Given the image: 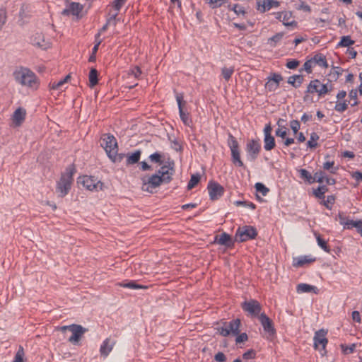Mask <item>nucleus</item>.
Masks as SVG:
<instances>
[{
    "label": "nucleus",
    "mask_w": 362,
    "mask_h": 362,
    "mask_svg": "<svg viewBox=\"0 0 362 362\" xmlns=\"http://www.w3.org/2000/svg\"><path fill=\"white\" fill-rule=\"evenodd\" d=\"M343 69L339 66H332V68L329 74V76L332 78V80L336 81L339 76L342 74Z\"/></svg>",
    "instance_id": "obj_39"
},
{
    "label": "nucleus",
    "mask_w": 362,
    "mask_h": 362,
    "mask_svg": "<svg viewBox=\"0 0 362 362\" xmlns=\"http://www.w3.org/2000/svg\"><path fill=\"white\" fill-rule=\"evenodd\" d=\"M317 245L326 252H329L330 249L327 245V241L324 240L320 234L315 233Z\"/></svg>",
    "instance_id": "obj_35"
},
{
    "label": "nucleus",
    "mask_w": 362,
    "mask_h": 362,
    "mask_svg": "<svg viewBox=\"0 0 362 362\" xmlns=\"http://www.w3.org/2000/svg\"><path fill=\"white\" fill-rule=\"evenodd\" d=\"M64 85V83L62 79H61L58 82L54 81V82L50 83L49 86L52 90H62Z\"/></svg>",
    "instance_id": "obj_54"
},
{
    "label": "nucleus",
    "mask_w": 362,
    "mask_h": 362,
    "mask_svg": "<svg viewBox=\"0 0 362 362\" xmlns=\"http://www.w3.org/2000/svg\"><path fill=\"white\" fill-rule=\"evenodd\" d=\"M118 148H115L114 151L108 156V158L113 162V163H120L122 160L126 158H127V154L125 153H118Z\"/></svg>",
    "instance_id": "obj_31"
},
{
    "label": "nucleus",
    "mask_w": 362,
    "mask_h": 362,
    "mask_svg": "<svg viewBox=\"0 0 362 362\" xmlns=\"http://www.w3.org/2000/svg\"><path fill=\"white\" fill-rule=\"evenodd\" d=\"M141 151L138 149L132 153H127L126 165H132L139 162Z\"/></svg>",
    "instance_id": "obj_24"
},
{
    "label": "nucleus",
    "mask_w": 362,
    "mask_h": 362,
    "mask_svg": "<svg viewBox=\"0 0 362 362\" xmlns=\"http://www.w3.org/2000/svg\"><path fill=\"white\" fill-rule=\"evenodd\" d=\"M119 286L124 288H127L129 289H146L148 288L147 286L139 284L135 281H129L127 282L119 283Z\"/></svg>",
    "instance_id": "obj_29"
},
{
    "label": "nucleus",
    "mask_w": 362,
    "mask_h": 362,
    "mask_svg": "<svg viewBox=\"0 0 362 362\" xmlns=\"http://www.w3.org/2000/svg\"><path fill=\"white\" fill-rule=\"evenodd\" d=\"M206 2L209 4L210 7L213 9L219 8L223 4V3L220 2L219 0H206Z\"/></svg>",
    "instance_id": "obj_62"
},
{
    "label": "nucleus",
    "mask_w": 362,
    "mask_h": 362,
    "mask_svg": "<svg viewBox=\"0 0 362 362\" xmlns=\"http://www.w3.org/2000/svg\"><path fill=\"white\" fill-rule=\"evenodd\" d=\"M335 202V196L334 195H329L327 197V200L322 201V204L328 209H331L332 205Z\"/></svg>",
    "instance_id": "obj_50"
},
{
    "label": "nucleus",
    "mask_w": 362,
    "mask_h": 362,
    "mask_svg": "<svg viewBox=\"0 0 362 362\" xmlns=\"http://www.w3.org/2000/svg\"><path fill=\"white\" fill-rule=\"evenodd\" d=\"M284 36V33H278L268 39V43L270 44L271 47H275L276 46V44L281 41Z\"/></svg>",
    "instance_id": "obj_34"
},
{
    "label": "nucleus",
    "mask_w": 362,
    "mask_h": 362,
    "mask_svg": "<svg viewBox=\"0 0 362 362\" xmlns=\"http://www.w3.org/2000/svg\"><path fill=\"white\" fill-rule=\"evenodd\" d=\"M327 334V330L321 329L315 332L313 337L314 349L319 350L322 356L326 354L325 347L328 343V339L326 338Z\"/></svg>",
    "instance_id": "obj_10"
},
{
    "label": "nucleus",
    "mask_w": 362,
    "mask_h": 362,
    "mask_svg": "<svg viewBox=\"0 0 362 362\" xmlns=\"http://www.w3.org/2000/svg\"><path fill=\"white\" fill-rule=\"evenodd\" d=\"M142 71L138 66H135L132 69L129 70V74L133 75L136 79H139L141 78V75Z\"/></svg>",
    "instance_id": "obj_56"
},
{
    "label": "nucleus",
    "mask_w": 362,
    "mask_h": 362,
    "mask_svg": "<svg viewBox=\"0 0 362 362\" xmlns=\"http://www.w3.org/2000/svg\"><path fill=\"white\" fill-rule=\"evenodd\" d=\"M274 15L276 18L281 21L285 26L297 27L298 25V22L296 21H288L293 16L291 11L276 12Z\"/></svg>",
    "instance_id": "obj_19"
},
{
    "label": "nucleus",
    "mask_w": 362,
    "mask_h": 362,
    "mask_svg": "<svg viewBox=\"0 0 362 362\" xmlns=\"http://www.w3.org/2000/svg\"><path fill=\"white\" fill-rule=\"evenodd\" d=\"M100 146L105 149L107 156L111 154L115 148H118L117 139L110 134H105L102 136Z\"/></svg>",
    "instance_id": "obj_12"
},
{
    "label": "nucleus",
    "mask_w": 362,
    "mask_h": 362,
    "mask_svg": "<svg viewBox=\"0 0 362 362\" xmlns=\"http://www.w3.org/2000/svg\"><path fill=\"white\" fill-rule=\"evenodd\" d=\"M235 336H236L235 342L237 344H240V343L246 341L248 339V336H247V333H245V332H243L241 334L239 333L238 335H235Z\"/></svg>",
    "instance_id": "obj_61"
},
{
    "label": "nucleus",
    "mask_w": 362,
    "mask_h": 362,
    "mask_svg": "<svg viewBox=\"0 0 362 362\" xmlns=\"http://www.w3.org/2000/svg\"><path fill=\"white\" fill-rule=\"evenodd\" d=\"M327 94H328L327 83H322L320 81L319 97L325 96Z\"/></svg>",
    "instance_id": "obj_59"
},
{
    "label": "nucleus",
    "mask_w": 362,
    "mask_h": 362,
    "mask_svg": "<svg viewBox=\"0 0 362 362\" xmlns=\"http://www.w3.org/2000/svg\"><path fill=\"white\" fill-rule=\"evenodd\" d=\"M312 59L313 60L314 64H318L320 66L323 68H327L329 66L326 57L321 53L315 54Z\"/></svg>",
    "instance_id": "obj_27"
},
{
    "label": "nucleus",
    "mask_w": 362,
    "mask_h": 362,
    "mask_svg": "<svg viewBox=\"0 0 362 362\" xmlns=\"http://www.w3.org/2000/svg\"><path fill=\"white\" fill-rule=\"evenodd\" d=\"M235 71L234 67H223L221 69V75L223 76V78L228 81L230 78H231L232 75L233 74Z\"/></svg>",
    "instance_id": "obj_41"
},
{
    "label": "nucleus",
    "mask_w": 362,
    "mask_h": 362,
    "mask_svg": "<svg viewBox=\"0 0 362 362\" xmlns=\"http://www.w3.org/2000/svg\"><path fill=\"white\" fill-rule=\"evenodd\" d=\"M234 204L237 206H245V207H249L252 210L255 209V208H256V205L253 202H247V201H240V200L235 201L234 202Z\"/></svg>",
    "instance_id": "obj_48"
},
{
    "label": "nucleus",
    "mask_w": 362,
    "mask_h": 362,
    "mask_svg": "<svg viewBox=\"0 0 362 362\" xmlns=\"http://www.w3.org/2000/svg\"><path fill=\"white\" fill-rule=\"evenodd\" d=\"M59 329L64 332L66 330L70 331L72 334L68 339V341L74 345H76L78 344L79 341L81 339L83 335L88 332V329L83 327L81 325L72 324L70 325H65L59 327Z\"/></svg>",
    "instance_id": "obj_4"
},
{
    "label": "nucleus",
    "mask_w": 362,
    "mask_h": 362,
    "mask_svg": "<svg viewBox=\"0 0 362 362\" xmlns=\"http://www.w3.org/2000/svg\"><path fill=\"white\" fill-rule=\"evenodd\" d=\"M214 243L223 245L227 248H232L234 246L235 239L233 240L229 234L224 232L220 235H216L214 237Z\"/></svg>",
    "instance_id": "obj_18"
},
{
    "label": "nucleus",
    "mask_w": 362,
    "mask_h": 362,
    "mask_svg": "<svg viewBox=\"0 0 362 362\" xmlns=\"http://www.w3.org/2000/svg\"><path fill=\"white\" fill-rule=\"evenodd\" d=\"M115 344V341L111 340L110 338L105 339L100 348V353L101 356L107 357L112 350V348Z\"/></svg>",
    "instance_id": "obj_22"
},
{
    "label": "nucleus",
    "mask_w": 362,
    "mask_h": 362,
    "mask_svg": "<svg viewBox=\"0 0 362 362\" xmlns=\"http://www.w3.org/2000/svg\"><path fill=\"white\" fill-rule=\"evenodd\" d=\"M328 191L327 185H320L313 190V194L318 199H325V194Z\"/></svg>",
    "instance_id": "obj_33"
},
{
    "label": "nucleus",
    "mask_w": 362,
    "mask_h": 362,
    "mask_svg": "<svg viewBox=\"0 0 362 362\" xmlns=\"http://www.w3.org/2000/svg\"><path fill=\"white\" fill-rule=\"evenodd\" d=\"M201 176L199 174H193L191 175L190 180L187 184V189L194 188L200 181Z\"/></svg>",
    "instance_id": "obj_37"
},
{
    "label": "nucleus",
    "mask_w": 362,
    "mask_h": 362,
    "mask_svg": "<svg viewBox=\"0 0 362 362\" xmlns=\"http://www.w3.org/2000/svg\"><path fill=\"white\" fill-rule=\"evenodd\" d=\"M83 6L80 3L77 2H71L62 11V15L69 16V15H73L76 16L78 19L82 18V16L80 15V13L83 11Z\"/></svg>",
    "instance_id": "obj_15"
},
{
    "label": "nucleus",
    "mask_w": 362,
    "mask_h": 362,
    "mask_svg": "<svg viewBox=\"0 0 362 362\" xmlns=\"http://www.w3.org/2000/svg\"><path fill=\"white\" fill-rule=\"evenodd\" d=\"M256 351L254 349H251L247 350L243 354V358L245 360L254 359L256 357Z\"/></svg>",
    "instance_id": "obj_57"
},
{
    "label": "nucleus",
    "mask_w": 362,
    "mask_h": 362,
    "mask_svg": "<svg viewBox=\"0 0 362 362\" xmlns=\"http://www.w3.org/2000/svg\"><path fill=\"white\" fill-rule=\"evenodd\" d=\"M25 110L22 107H18L17 110H15L13 115L12 119L13 124L17 127L20 126L25 120Z\"/></svg>",
    "instance_id": "obj_23"
},
{
    "label": "nucleus",
    "mask_w": 362,
    "mask_h": 362,
    "mask_svg": "<svg viewBox=\"0 0 362 362\" xmlns=\"http://www.w3.org/2000/svg\"><path fill=\"white\" fill-rule=\"evenodd\" d=\"M175 163L173 160L168 161V165H163L159 170H160L162 172L168 171V172H172L173 175L175 173Z\"/></svg>",
    "instance_id": "obj_49"
},
{
    "label": "nucleus",
    "mask_w": 362,
    "mask_h": 362,
    "mask_svg": "<svg viewBox=\"0 0 362 362\" xmlns=\"http://www.w3.org/2000/svg\"><path fill=\"white\" fill-rule=\"evenodd\" d=\"M163 155L159 152H155L151 154L148 157L149 160L152 163H155L159 165L163 164V160L162 159Z\"/></svg>",
    "instance_id": "obj_42"
},
{
    "label": "nucleus",
    "mask_w": 362,
    "mask_h": 362,
    "mask_svg": "<svg viewBox=\"0 0 362 362\" xmlns=\"http://www.w3.org/2000/svg\"><path fill=\"white\" fill-rule=\"evenodd\" d=\"M261 149L262 146L259 139L249 140L245 147L247 160L254 162L257 158Z\"/></svg>",
    "instance_id": "obj_11"
},
{
    "label": "nucleus",
    "mask_w": 362,
    "mask_h": 362,
    "mask_svg": "<svg viewBox=\"0 0 362 362\" xmlns=\"http://www.w3.org/2000/svg\"><path fill=\"white\" fill-rule=\"evenodd\" d=\"M214 359L217 362H226L227 360L226 355L223 352H218L214 356Z\"/></svg>",
    "instance_id": "obj_63"
},
{
    "label": "nucleus",
    "mask_w": 362,
    "mask_h": 362,
    "mask_svg": "<svg viewBox=\"0 0 362 362\" xmlns=\"http://www.w3.org/2000/svg\"><path fill=\"white\" fill-rule=\"evenodd\" d=\"M173 178L170 176L165 178L158 175H151L141 178L142 180V189L148 192H153V190L162 184H168L172 181Z\"/></svg>",
    "instance_id": "obj_3"
},
{
    "label": "nucleus",
    "mask_w": 362,
    "mask_h": 362,
    "mask_svg": "<svg viewBox=\"0 0 362 362\" xmlns=\"http://www.w3.org/2000/svg\"><path fill=\"white\" fill-rule=\"evenodd\" d=\"M315 182L322 183L326 177V173L324 170H318L314 174Z\"/></svg>",
    "instance_id": "obj_47"
},
{
    "label": "nucleus",
    "mask_w": 362,
    "mask_h": 362,
    "mask_svg": "<svg viewBox=\"0 0 362 362\" xmlns=\"http://www.w3.org/2000/svg\"><path fill=\"white\" fill-rule=\"evenodd\" d=\"M334 161H326L323 163V169L325 170L329 171L332 174H336L339 167L338 166H334Z\"/></svg>",
    "instance_id": "obj_40"
},
{
    "label": "nucleus",
    "mask_w": 362,
    "mask_h": 362,
    "mask_svg": "<svg viewBox=\"0 0 362 362\" xmlns=\"http://www.w3.org/2000/svg\"><path fill=\"white\" fill-rule=\"evenodd\" d=\"M78 183L81 184L83 187L86 189L93 191H98V189H103V182L98 180L94 176L83 175L78 178Z\"/></svg>",
    "instance_id": "obj_8"
},
{
    "label": "nucleus",
    "mask_w": 362,
    "mask_h": 362,
    "mask_svg": "<svg viewBox=\"0 0 362 362\" xmlns=\"http://www.w3.org/2000/svg\"><path fill=\"white\" fill-rule=\"evenodd\" d=\"M290 127L293 131L294 135H296L300 129V123L297 119L290 121Z\"/></svg>",
    "instance_id": "obj_51"
},
{
    "label": "nucleus",
    "mask_w": 362,
    "mask_h": 362,
    "mask_svg": "<svg viewBox=\"0 0 362 362\" xmlns=\"http://www.w3.org/2000/svg\"><path fill=\"white\" fill-rule=\"evenodd\" d=\"M313 65H314V62H313V59L311 58V59L307 60L304 63L303 67L299 69V71L302 72L303 71H305L308 74H311L313 72L312 67H313Z\"/></svg>",
    "instance_id": "obj_45"
},
{
    "label": "nucleus",
    "mask_w": 362,
    "mask_h": 362,
    "mask_svg": "<svg viewBox=\"0 0 362 362\" xmlns=\"http://www.w3.org/2000/svg\"><path fill=\"white\" fill-rule=\"evenodd\" d=\"M76 170L75 165L72 164L69 165L65 172L62 174L56 187V191L59 194V197H64L69 193L73 182V175Z\"/></svg>",
    "instance_id": "obj_1"
},
{
    "label": "nucleus",
    "mask_w": 362,
    "mask_h": 362,
    "mask_svg": "<svg viewBox=\"0 0 362 362\" xmlns=\"http://www.w3.org/2000/svg\"><path fill=\"white\" fill-rule=\"evenodd\" d=\"M276 146L275 138L274 136H264V148L265 151H269L274 149Z\"/></svg>",
    "instance_id": "obj_28"
},
{
    "label": "nucleus",
    "mask_w": 362,
    "mask_h": 362,
    "mask_svg": "<svg viewBox=\"0 0 362 362\" xmlns=\"http://www.w3.org/2000/svg\"><path fill=\"white\" fill-rule=\"evenodd\" d=\"M228 9L233 11L236 15H245L246 11L244 7L240 6L239 4H234L233 6L228 5Z\"/></svg>",
    "instance_id": "obj_44"
},
{
    "label": "nucleus",
    "mask_w": 362,
    "mask_h": 362,
    "mask_svg": "<svg viewBox=\"0 0 362 362\" xmlns=\"http://www.w3.org/2000/svg\"><path fill=\"white\" fill-rule=\"evenodd\" d=\"M280 2L276 0H257V10L263 13L272 8H278Z\"/></svg>",
    "instance_id": "obj_16"
},
{
    "label": "nucleus",
    "mask_w": 362,
    "mask_h": 362,
    "mask_svg": "<svg viewBox=\"0 0 362 362\" xmlns=\"http://www.w3.org/2000/svg\"><path fill=\"white\" fill-rule=\"evenodd\" d=\"M228 146L231 151V161L238 167H244V163L240 158V152L239 149V144L230 133L228 134Z\"/></svg>",
    "instance_id": "obj_6"
},
{
    "label": "nucleus",
    "mask_w": 362,
    "mask_h": 362,
    "mask_svg": "<svg viewBox=\"0 0 362 362\" xmlns=\"http://www.w3.org/2000/svg\"><path fill=\"white\" fill-rule=\"evenodd\" d=\"M263 329L269 337H274L276 332L273 321L264 313H262L258 317Z\"/></svg>",
    "instance_id": "obj_14"
},
{
    "label": "nucleus",
    "mask_w": 362,
    "mask_h": 362,
    "mask_svg": "<svg viewBox=\"0 0 362 362\" xmlns=\"http://www.w3.org/2000/svg\"><path fill=\"white\" fill-rule=\"evenodd\" d=\"M24 350L23 346H20L18 350L17 351L13 362H23V357H24Z\"/></svg>",
    "instance_id": "obj_52"
},
{
    "label": "nucleus",
    "mask_w": 362,
    "mask_h": 362,
    "mask_svg": "<svg viewBox=\"0 0 362 362\" xmlns=\"http://www.w3.org/2000/svg\"><path fill=\"white\" fill-rule=\"evenodd\" d=\"M320 139L318 134L313 132L310 134V139L307 142V147L310 148H315L317 146V141Z\"/></svg>",
    "instance_id": "obj_38"
},
{
    "label": "nucleus",
    "mask_w": 362,
    "mask_h": 362,
    "mask_svg": "<svg viewBox=\"0 0 362 362\" xmlns=\"http://www.w3.org/2000/svg\"><path fill=\"white\" fill-rule=\"evenodd\" d=\"M88 79H89V86L90 87H94L95 85L98 83V72L95 68H91L89 74H88Z\"/></svg>",
    "instance_id": "obj_30"
},
{
    "label": "nucleus",
    "mask_w": 362,
    "mask_h": 362,
    "mask_svg": "<svg viewBox=\"0 0 362 362\" xmlns=\"http://www.w3.org/2000/svg\"><path fill=\"white\" fill-rule=\"evenodd\" d=\"M6 21V11L4 8H0V30Z\"/></svg>",
    "instance_id": "obj_60"
},
{
    "label": "nucleus",
    "mask_w": 362,
    "mask_h": 362,
    "mask_svg": "<svg viewBox=\"0 0 362 362\" xmlns=\"http://www.w3.org/2000/svg\"><path fill=\"white\" fill-rule=\"evenodd\" d=\"M227 330L229 332V335H238L240 333V327L241 325V321L237 318L230 322H224Z\"/></svg>",
    "instance_id": "obj_20"
},
{
    "label": "nucleus",
    "mask_w": 362,
    "mask_h": 362,
    "mask_svg": "<svg viewBox=\"0 0 362 362\" xmlns=\"http://www.w3.org/2000/svg\"><path fill=\"white\" fill-rule=\"evenodd\" d=\"M127 0H114L111 5L118 12Z\"/></svg>",
    "instance_id": "obj_55"
},
{
    "label": "nucleus",
    "mask_w": 362,
    "mask_h": 362,
    "mask_svg": "<svg viewBox=\"0 0 362 362\" xmlns=\"http://www.w3.org/2000/svg\"><path fill=\"white\" fill-rule=\"evenodd\" d=\"M300 65V61L296 59H287L286 66L288 69L294 70Z\"/></svg>",
    "instance_id": "obj_46"
},
{
    "label": "nucleus",
    "mask_w": 362,
    "mask_h": 362,
    "mask_svg": "<svg viewBox=\"0 0 362 362\" xmlns=\"http://www.w3.org/2000/svg\"><path fill=\"white\" fill-rule=\"evenodd\" d=\"M258 233L255 227L252 226H243L238 227L235 234V241L238 243L246 242L255 239Z\"/></svg>",
    "instance_id": "obj_5"
},
{
    "label": "nucleus",
    "mask_w": 362,
    "mask_h": 362,
    "mask_svg": "<svg viewBox=\"0 0 362 362\" xmlns=\"http://www.w3.org/2000/svg\"><path fill=\"white\" fill-rule=\"evenodd\" d=\"M255 188L256 189V192L262 194V196H266L267 193L269 192V189L262 182H257L255 185Z\"/></svg>",
    "instance_id": "obj_43"
},
{
    "label": "nucleus",
    "mask_w": 362,
    "mask_h": 362,
    "mask_svg": "<svg viewBox=\"0 0 362 362\" xmlns=\"http://www.w3.org/2000/svg\"><path fill=\"white\" fill-rule=\"evenodd\" d=\"M351 176L356 180L357 184L362 181V173L358 170L352 172Z\"/></svg>",
    "instance_id": "obj_64"
},
{
    "label": "nucleus",
    "mask_w": 362,
    "mask_h": 362,
    "mask_svg": "<svg viewBox=\"0 0 362 362\" xmlns=\"http://www.w3.org/2000/svg\"><path fill=\"white\" fill-rule=\"evenodd\" d=\"M315 260V257H312L310 255L300 256L293 258V266L294 267H303L305 264L313 263Z\"/></svg>",
    "instance_id": "obj_21"
},
{
    "label": "nucleus",
    "mask_w": 362,
    "mask_h": 362,
    "mask_svg": "<svg viewBox=\"0 0 362 362\" xmlns=\"http://www.w3.org/2000/svg\"><path fill=\"white\" fill-rule=\"evenodd\" d=\"M354 43V40H351L349 35H345L341 37V40L338 42L337 47H349Z\"/></svg>",
    "instance_id": "obj_32"
},
{
    "label": "nucleus",
    "mask_w": 362,
    "mask_h": 362,
    "mask_svg": "<svg viewBox=\"0 0 362 362\" xmlns=\"http://www.w3.org/2000/svg\"><path fill=\"white\" fill-rule=\"evenodd\" d=\"M296 291L298 293H317L318 288L315 286L307 284H299L296 287Z\"/></svg>",
    "instance_id": "obj_26"
},
{
    "label": "nucleus",
    "mask_w": 362,
    "mask_h": 362,
    "mask_svg": "<svg viewBox=\"0 0 362 362\" xmlns=\"http://www.w3.org/2000/svg\"><path fill=\"white\" fill-rule=\"evenodd\" d=\"M241 308L252 317H259L262 313V305L255 299L245 300L241 303Z\"/></svg>",
    "instance_id": "obj_9"
},
{
    "label": "nucleus",
    "mask_w": 362,
    "mask_h": 362,
    "mask_svg": "<svg viewBox=\"0 0 362 362\" xmlns=\"http://www.w3.org/2000/svg\"><path fill=\"white\" fill-rule=\"evenodd\" d=\"M207 189L210 199L215 201L218 199L223 195L224 188L218 182L210 180L208 183Z\"/></svg>",
    "instance_id": "obj_13"
},
{
    "label": "nucleus",
    "mask_w": 362,
    "mask_h": 362,
    "mask_svg": "<svg viewBox=\"0 0 362 362\" xmlns=\"http://www.w3.org/2000/svg\"><path fill=\"white\" fill-rule=\"evenodd\" d=\"M299 173L300 177L307 181L309 184H313L315 182L314 176H312V175L307 170L300 169L299 170Z\"/></svg>",
    "instance_id": "obj_36"
},
{
    "label": "nucleus",
    "mask_w": 362,
    "mask_h": 362,
    "mask_svg": "<svg viewBox=\"0 0 362 362\" xmlns=\"http://www.w3.org/2000/svg\"><path fill=\"white\" fill-rule=\"evenodd\" d=\"M319 88H320V80L319 79H313L310 81L307 86V89L305 91V95L303 97V100L305 102L308 100H312L310 98V95L314 93H317L319 95Z\"/></svg>",
    "instance_id": "obj_17"
},
{
    "label": "nucleus",
    "mask_w": 362,
    "mask_h": 362,
    "mask_svg": "<svg viewBox=\"0 0 362 362\" xmlns=\"http://www.w3.org/2000/svg\"><path fill=\"white\" fill-rule=\"evenodd\" d=\"M13 76L16 81L22 86H26L30 88H37L36 75L28 68L21 67L13 72Z\"/></svg>",
    "instance_id": "obj_2"
},
{
    "label": "nucleus",
    "mask_w": 362,
    "mask_h": 362,
    "mask_svg": "<svg viewBox=\"0 0 362 362\" xmlns=\"http://www.w3.org/2000/svg\"><path fill=\"white\" fill-rule=\"evenodd\" d=\"M275 84H278V87L279 86L280 82L283 80V77L280 74L273 73L271 77L268 78Z\"/></svg>",
    "instance_id": "obj_58"
},
{
    "label": "nucleus",
    "mask_w": 362,
    "mask_h": 362,
    "mask_svg": "<svg viewBox=\"0 0 362 362\" xmlns=\"http://www.w3.org/2000/svg\"><path fill=\"white\" fill-rule=\"evenodd\" d=\"M175 93V98L177 103L179 115L180 119L183 122L185 126L191 127L193 124L192 119L190 117L189 112L187 111H185L184 106L186 105V101L184 100V93Z\"/></svg>",
    "instance_id": "obj_7"
},
{
    "label": "nucleus",
    "mask_w": 362,
    "mask_h": 362,
    "mask_svg": "<svg viewBox=\"0 0 362 362\" xmlns=\"http://www.w3.org/2000/svg\"><path fill=\"white\" fill-rule=\"evenodd\" d=\"M349 103H350L349 101L344 100L343 103H337L335 107H334V110L337 112H344L347 109L348 104Z\"/></svg>",
    "instance_id": "obj_53"
},
{
    "label": "nucleus",
    "mask_w": 362,
    "mask_h": 362,
    "mask_svg": "<svg viewBox=\"0 0 362 362\" xmlns=\"http://www.w3.org/2000/svg\"><path fill=\"white\" fill-rule=\"evenodd\" d=\"M286 120L279 118L276 122L279 128L275 131V135L278 137L285 139L287 136L288 129L285 127Z\"/></svg>",
    "instance_id": "obj_25"
}]
</instances>
